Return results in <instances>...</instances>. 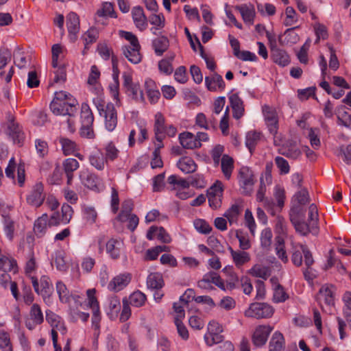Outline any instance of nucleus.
Instances as JSON below:
<instances>
[{"label":"nucleus","instance_id":"nucleus-1","mask_svg":"<svg viewBox=\"0 0 351 351\" xmlns=\"http://www.w3.org/2000/svg\"><path fill=\"white\" fill-rule=\"evenodd\" d=\"M78 102L70 93L59 91L55 93V97L50 104V109L56 115H68L67 123L69 128L74 125V121L71 119L75 117L77 112Z\"/></svg>","mask_w":351,"mask_h":351},{"label":"nucleus","instance_id":"nucleus-2","mask_svg":"<svg viewBox=\"0 0 351 351\" xmlns=\"http://www.w3.org/2000/svg\"><path fill=\"white\" fill-rule=\"evenodd\" d=\"M304 218L298 217L297 215H291V221L295 230L302 235L306 236L309 232L317 234L318 232V209L315 204H311L308 207V220L304 221Z\"/></svg>","mask_w":351,"mask_h":351},{"label":"nucleus","instance_id":"nucleus-3","mask_svg":"<svg viewBox=\"0 0 351 351\" xmlns=\"http://www.w3.org/2000/svg\"><path fill=\"white\" fill-rule=\"evenodd\" d=\"M99 114L104 119V125L107 130L112 132L117 125V111L112 103H106L101 97L93 99Z\"/></svg>","mask_w":351,"mask_h":351},{"label":"nucleus","instance_id":"nucleus-4","mask_svg":"<svg viewBox=\"0 0 351 351\" xmlns=\"http://www.w3.org/2000/svg\"><path fill=\"white\" fill-rule=\"evenodd\" d=\"M94 121L93 114L87 104H82L81 109V122L80 135L82 137L88 138H93L95 137L93 129V123Z\"/></svg>","mask_w":351,"mask_h":351},{"label":"nucleus","instance_id":"nucleus-5","mask_svg":"<svg viewBox=\"0 0 351 351\" xmlns=\"http://www.w3.org/2000/svg\"><path fill=\"white\" fill-rule=\"evenodd\" d=\"M29 278L35 292L38 295H41L45 302H46L47 299L49 300L53 291L49 277L43 275L40 277L39 280L35 276H29Z\"/></svg>","mask_w":351,"mask_h":351},{"label":"nucleus","instance_id":"nucleus-6","mask_svg":"<svg viewBox=\"0 0 351 351\" xmlns=\"http://www.w3.org/2000/svg\"><path fill=\"white\" fill-rule=\"evenodd\" d=\"M274 313V308L270 304L265 302H254L245 312V315L256 319H266L271 317Z\"/></svg>","mask_w":351,"mask_h":351},{"label":"nucleus","instance_id":"nucleus-7","mask_svg":"<svg viewBox=\"0 0 351 351\" xmlns=\"http://www.w3.org/2000/svg\"><path fill=\"white\" fill-rule=\"evenodd\" d=\"M154 132L155 136L160 138V136H174L177 133L176 128L170 124L166 125V120L161 112H157L154 117Z\"/></svg>","mask_w":351,"mask_h":351},{"label":"nucleus","instance_id":"nucleus-8","mask_svg":"<svg viewBox=\"0 0 351 351\" xmlns=\"http://www.w3.org/2000/svg\"><path fill=\"white\" fill-rule=\"evenodd\" d=\"M17 167V183L22 187L25 181V169L24 162H20L18 165L14 157L10 159L8 165L5 169V176L12 180L15 181V171Z\"/></svg>","mask_w":351,"mask_h":351},{"label":"nucleus","instance_id":"nucleus-9","mask_svg":"<svg viewBox=\"0 0 351 351\" xmlns=\"http://www.w3.org/2000/svg\"><path fill=\"white\" fill-rule=\"evenodd\" d=\"M123 77V86L126 88L127 94L137 101H144V95L140 84L133 82L132 77L130 74L124 73Z\"/></svg>","mask_w":351,"mask_h":351},{"label":"nucleus","instance_id":"nucleus-10","mask_svg":"<svg viewBox=\"0 0 351 351\" xmlns=\"http://www.w3.org/2000/svg\"><path fill=\"white\" fill-rule=\"evenodd\" d=\"M45 199L44 186L41 182L36 183L29 193L27 195V202L36 208L40 207Z\"/></svg>","mask_w":351,"mask_h":351},{"label":"nucleus","instance_id":"nucleus-11","mask_svg":"<svg viewBox=\"0 0 351 351\" xmlns=\"http://www.w3.org/2000/svg\"><path fill=\"white\" fill-rule=\"evenodd\" d=\"M272 330L273 328L269 325L258 326L252 335V341L254 346L256 347H261L264 346L266 343L268 337Z\"/></svg>","mask_w":351,"mask_h":351},{"label":"nucleus","instance_id":"nucleus-12","mask_svg":"<svg viewBox=\"0 0 351 351\" xmlns=\"http://www.w3.org/2000/svg\"><path fill=\"white\" fill-rule=\"evenodd\" d=\"M295 197L297 201V204L293 206L291 212L298 217L303 219L305 217L304 206L309 202L308 192L305 189H302L295 195Z\"/></svg>","mask_w":351,"mask_h":351},{"label":"nucleus","instance_id":"nucleus-13","mask_svg":"<svg viewBox=\"0 0 351 351\" xmlns=\"http://www.w3.org/2000/svg\"><path fill=\"white\" fill-rule=\"evenodd\" d=\"M336 290V287L330 284H326L322 286L319 291L317 298L320 305L322 306L321 302L323 300L327 306H334Z\"/></svg>","mask_w":351,"mask_h":351},{"label":"nucleus","instance_id":"nucleus-14","mask_svg":"<svg viewBox=\"0 0 351 351\" xmlns=\"http://www.w3.org/2000/svg\"><path fill=\"white\" fill-rule=\"evenodd\" d=\"M56 291L61 302L69 303L70 299L72 298L75 303L79 304L80 306H82V300L84 298L78 295H70L69 289L62 281H58L56 282Z\"/></svg>","mask_w":351,"mask_h":351},{"label":"nucleus","instance_id":"nucleus-15","mask_svg":"<svg viewBox=\"0 0 351 351\" xmlns=\"http://www.w3.org/2000/svg\"><path fill=\"white\" fill-rule=\"evenodd\" d=\"M205 84L208 90L214 92L223 90L226 87V84L221 75L216 72L205 77Z\"/></svg>","mask_w":351,"mask_h":351},{"label":"nucleus","instance_id":"nucleus-16","mask_svg":"<svg viewBox=\"0 0 351 351\" xmlns=\"http://www.w3.org/2000/svg\"><path fill=\"white\" fill-rule=\"evenodd\" d=\"M132 275L130 273L121 274L109 282L108 289L113 291H119L125 288L131 281Z\"/></svg>","mask_w":351,"mask_h":351},{"label":"nucleus","instance_id":"nucleus-17","mask_svg":"<svg viewBox=\"0 0 351 351\" xmlns=\"http://www.w3.org/2000/svg\"><path fill=\"white\" fill-rule=\"evenodd\" d=\"M132 16L136 28H138L141 32H143L147 29L148 25L147 18L145 16L142 7H134L132 10Z\"/></svg>","mask_w":351,"mask_h":351},{"label":"nucleus","instance_id":"nucleus-18","mask_svg":"<svg viewBox=\"0 0 351 351\" xmlns=\"http://www.w3.org/2000/svg\"><path fill=\"white\" fill-rule=\"evenodd\" d=\"M80 167L79 162L73 158H68L62 162V169L66 176V184L71 185L74 178V172Z\"/></svg>","mask_w":351,"mask_h":351},{"label":"nucleus","instance_id":"nucleus-19","mask_svg":"<svg viewBox=\"0 0 351 351\" xmlns=\"http://www.w3.org/2000/svg\"><path fill=\"white\" fill-rule=\"evenodd\" d=\"M300 247L304 254V261L306 267L303 271L304 278L306 280H312L315 278L311 269V266L315 262L313 254L306 245H301Z\"/></svg>","mask_w":351,"mask_h":351},{"label":"nucleus","instance_id":"nucleus-20","mask_svg":"<svg viewBox=\"0 0 351 351\" xmlns=\"http://www.w3.org/2000/svg\"><path fill=\"white\" fill-rule=\"evenodd\" d=\"M66 26L71 40L75 41L80 30V19L76 13L71 12L67 15Z\"/></svg>","mask_w":351,"mask_h":351},{"label":"nucleus","instance_id":"nucleus-21","mask_svg":"<svg viewBox=\"0 0 351 351\" xmlns=\"http://www.w3.org/2000/svg\"><path fill=\"white\" fill-rule=\"evenodd\" d=\"M88 160L90 165L98 171H103L108 163L101 149L92 152L88 156Z\"/></svg>","mask_w":351,"mask_h":351},{"label":"nucleus","instance_id":"nucleus-22","mask_svg":"<svg viewBox=\"0 0 351 351\" xmlns=\"http://www.w3.org/2000/svg\"><path fill=\"white\" fill-rule=\"evenodd\" d=\"M179 141L182 146L185 149H193L202 146V143L196 139L195 135L189 132L180 134Z\"/></svg>","mask_w":351,"mask_h":351},{"label":"nucleus","instance_id":"nucleus-23","mask_svg":"<svg viewBox=\"0 0 351 351\" xmlns=\"http://www.w3.org/2000/svg\"><path fill=\"white\" fill-rule=\"evenodd\" d=\"M9 136L12 138L14 143L20 146L22 145L25 139V135L19 125L12 119L8 125Z\"/></svg>","mask_w":351,"mask_h":351},{"label":"nucleus","instance_id":"nucleus-24","mask_svg":"<svg viewBox=\"0 0 351 351\" xmlns=\"http://www.w3.org/2000/svg\"><path fill=\"white\" fill-rule=\"evenodd\" d=\"M80 178L86 187L91 190L99 191L101 179L97 175L92 173H84L80 176Z\"/></svg>","mask_w":351,"mask_h":351},{"label":"nucleus","instance_id":"nucleus-25","mask_svg":"<svg viewBox=\"0 0 351 351\" xmlns=\"http://www.w3.org/2000/svg\"><path fill=\"white\" fill-rule=\"evenodd\" d=\"M229 100L232 108L233 117L239 119L243 117L245 111L243 101L237 93L232 94L229 97Z\"/></svg>","mask_w":351,"mask_h":351},{"label":"nucleus","instance_id":"nucleus-26","mask_svg":"<svg viewBox=\"0 0 351 351\" xmlns=\"http://www.w3.org/2000/svg\"><path fill=\"white\" fill-rule=\"evenodd\" d=\"M228 250L237 267L240 268L250 261V256L248 252L241 250L235 251L230 246H229Z\"/></svg>","mask_w":351,"mask_h":351},{"label":"nucleus","instance_id":"nucleus-27","mask_svg":"<svg viewBox=\"0 0 351 351\" xmlns=\"http://www.w3.org/2000/svg\"><path fill=\"white\" fill-rule=\"evenodd\" d=\"M270 282L274 286L273 294V301L274 302H284L287 299H288L289 295L285 291L282 285L278 283L277 278L272 277L270 279Z\"/></svg>","mask_w":351,"mask_h":351},{"label":"nucleus","instance_id":"nucleus-28","mask_svg":"<svg viewBox=\"0 0 351 351\" xmlns=\"http://www.w3.org/2000/svg\"><path fill=\"white\" fill-rule=\"evenodd\" d=\"M140 47H122V51L124 56L132 64H138L142 60V55L140 53Z\"/></svg>","mask_w":351,"mask_h":351},{"label":"nucleus","instance_id":"nucleus-29","mask_svg":"<svg viewBox=\"0 0 351 351\" xmlns=\"http://www.w3.org/2000/svg\"><path fill=\"white\" fill-rule=\"evenodd\" d=\"M123 243L121 241L115 239H110L106 243V252L111 258L118 259L121 254V247Z\"/></svg>","mask_w":351,"mask_h":351},{"label":"nucleus","instance_id":"nucleus-30","mask_svg":"<svg viewBox=\"0 0 351 351\" xmlns=\"http://www.w3.org/2000/svg\"><path fill=\"white\" fill-rule=\"evenodd\" d=\"M239 182L245 189L251 188L254 184V175L252 171L246 167L241 168L239 171Z\"/></svg>","mask_w":351,"mask_h":351},{"label":"nucleus","instance_id":"nucleus-31","mask_svg":"<svg viewBox=\"0 0 351 351\" xmlns=\"http://www.w3.org/2000/svg\"><path fill=\"white\" fill-rule=\"evenodd\" d=\"M48 221L49 217L47 214H43L35 221L34 232L37 237L40 238L45 234L49 226Z\"/></svg>","mask_w":351,"mask_h":351},{"label":"nucleus","instance_id":"nucleus-32","mask_svg":"<svg viewBox=\"0 0 351 351\" xmlns=\"http://www.w3.org/2000/svg\"><path fill=\"white\" fill-rule=\"evenodd\" d=\"M169 40L167 36H161L152 40V47L155 53L161 56L169 48Z\"/></svg>","mask_w":351,"mask_h":351},{"label":"nucleus","instance_id":"nucleus-33","mask_svg":"<svg viewBox=\"0 0 351 351\" xmlns=\"http://www.w3.org/2000/svg\"><path fill=\"white\" fill-rule=\"evenodd\" d=\"M176 55L174 53H171L165 58L158 62V69L160 73L169 75L173 71L172 62L174 60Z\"/></svg>","mask_w":351,"mask_h":351},{"label":"nucleus","instance_id":"nucleus-34","mask_svg":"<svg viewBox=\"0 0 351 351\" xmlns=\"http://www.w3.org/2000/svg\"><path fill=\"white\" fill-rule=\"evenodd\" d=\"M285 338L281 332L276 331L269 341V351H282L285 348Z\"/></svg>","mask_w":351,"mask_h":351},{"label":"nucleus","instance_id":"nucleus-35","mask_svg":"<svg viewBox=\"0 0 351 351\" xmlns=\"http://www.w3.org/2000/svg\"><path fill=\"white\" fill-rule=\"evenodd\" d=\"M178 167L184 173H191L196 171V163L190 157H182L177 162Z\"/></svg>","mask_w":351,"mask_h":351},{"label":"nucleus","instance_id":"nucleus-36","mask_svg":"<svg viewBox=\"0 0 351 351\" xmlns=\"http://www.w3.org/2000/svg\"><path fill=\"white\" fill-rule=\"evenodd\" d=\"M147 286L151 289H162L164 286L162 274L158 272L150 274L147 278Z\"/></svg>","mask_w":351,"mask_h":351},{"label":"nucleus","instance_id":"nucleus-37","mask_svg":"<svg viewBox=\"0 0 351 351\" xmlns=\"http://www.w3.org/2000/svg\"><path fill=\"white\" fill-rule=\"evenodd\" d=\"M261 138L262 134L259 132L253 130L247 133L245 137V145L251 154H252L256 145L261 141Z\"/></svg>","mask_w":351,"mask_h":351},{"label":"nucleus","instance_id":"nucleus-38","mask_svg":"<svg viewBox=\"0 0 351 351\" xmlns=\"http://www.w3.org/2000/svg\"><path fill=\"white\" fill-rule=\"evenodd\" d=\"M271 58L275 63L282 66H285L290 62L289 56L285 51L280 49L271 52Z\"/></svg>","mask_w":351,"mask_h":351},{"label":"nucleus","instance_id":"nucleus-39","mask_svg":"<svg viewBox=\"0 0 351 351\" xmlns=\"http://www.w3.org/2000/svg\"><path fill=\"white\" fill-rule=\"evenodd\" d=\"M59 143L62 147V150L64 156L73 154L77 149V146L75 142L69 138L60 137L59 138Z\"/></svg>","mask_w":351,"mask_h":351},{"label":"nucleus","instance_id":"nucleus-40","mask_svg":"<svg viewBox=\"0 0 351 351\" xmlns=\"http://www.w3.org/2000/svg\"><path fill=\"white\" fill-rule=\"evenodd\" d=\"M203 277L210 285L214 284L221 290L225 291V282L217 272L209 271L205 274Z\"/></svg>","mask_w":351,"mask_h":351},{"label":"nucleus","instance_id":"nucleus-41","mask_svg":"<svg viewBox=\"0 0 351 351\" xmlns=\"http://www.w3.org/2000/svg\"><path fill=\"white\" fill-rule=\"evenodd\" d=\"M133 208L134 204L131 199H126L123 201L121 204V212L117 216V219L121 222L126 221L128 217H130V215H131Z\"/></svg>","mask_w":351,"mask_h":351},{"label":"nucleus","instance_id":"nucleus-42","mask_svg":"<svg viewBox=\"0 0 351 351\" xmlns=\"http://www.w3.org/2000/svg\"><path fill=\"white\" fill-rule=\"evenodd\" d=\"M221 167L226 178L229 179L234 168L233 159L228 155H223L221 158Z\"/></svg>","mask_w":351,"mask_h":351},{"label":"nucleus","instance_id":"nucleus-43","mask_svg":"<svg viewBox=\"0 0 351 351\" xmlns=\"http://www.w3.org/2000/svg\"><path fill=\"white\" fill-rule=\"evenodd\" d=\"M247 274L254 277L260 278L264 280H267L270 275L268 267L260 265H254L247 271Z\"/></svg>","mask_w":351,"mask_h":351},{"label":"nucleus","instance_id":"nucleus-44","mask_svg":"<svg viewBox=\"0 0 351 351\" xmlns=\"http://www.w3.org/2000/svg\"><path fill=\"white\" fill-rule=\"evenodd\" d=\"M146 300V295L140 291L133 292L128 298V303L136 307L143 306Z\"/></svg>","mask_w":351,"mask_h":351},{"label":"nucleus","instance_id":"nucleus-45","mask_svg":"<svg viewBox=\"0 0 351 351\" xmlns=\"http://www.w3.org/2000/svg\"><path fill=\"white\" fill-rule=\"evenodd\" d=\"M228 279L226 280V284H225V291H232L236 289L239 282L238 275L233 271L232 267L228 268Z\"/></svg>","mask_w":351,"mask_h":351},{"label":"nucleus","instance_id":"nucleus-46","mask_svg":"<svg viewBox=\"0 0 351 351\" xmlns=\"http://www.w3.org/2000/svg\"><path fill=\"white\" fill-rule=\"evenodd\" d=\"M29 314L34 324L39 325L43 322V314L38 304H34L32 306Z\"/></svg>","mask_w":351,"mask_h":351},{"label":"nucleus","instance_id":"nucleus-47","mask_svg":"<svg viewBox=\"0 0 351 351\" xmlns=\"http://www.w3.org/2000/svg\"><path fill=\"white\" fill-rule=\"evenodd\" d=\"M104 151V157L106 158L107 162L108 160L114 161L118 158L119 154V149L112 142H110L106 145Z\"/></svg>","mask_w":351,"mask_h":351},{"label":"nucleus","instance_id":"nucleus-48","mask_svg":"<svg viewBox=\"0 0 351 351\" xmlns=\"http://www.w3.org/2000/svg\"><path fill=\"white\" fill-rule=\"evenodd\" d=\"M239 10L242 18L245 23L252 24L255 16V11L254 8H248L246 5H241L237 8Z\"/></svg>","mask_w":351,"mask_h":351},{"label":"nucleus","instance_id":"nucleus-49","mask_svg":"<svg viewBox=\"0 0 351 351\" xmlns=\"http://www.w3.org/2000/svg\"><path fill=\"white\" fill-rule=\"evenodd\" d=\"M242 209L241 207L235 204L232 205V206L224 213L223 216L226 217L231 224L237 220V217L240 215Z\"/></svg>","mask_w":351,"mask_h":351},{"label":"nucleus","instance_id":"nucleus-50","mask_svg":"<svg viewBox=\"0 0 351 351\" xmlns=\"http://www.w3.org/2000/svg\"><path fill=\"white\" fill-rule=\"evenodd\" d=\"M96 14L99 17L110 16L116 18L117 15L114 10L113 5L110 2H105L102 4V8L97 11Z\"/></svg>","mask_w":351,"mask_h":351},{"label":"nucleus","instance_id":"nucleus-51","mask_svg":"<svg viewBox=\"0 0 351 351\" xmlns=\"http://www.w3.org/2000/svg\"><path fill=\"white\" fill-rule=\"evenodd\" d=\"M302 244H298L293 247V252L291 255V261L296 267H300L302 264L303 252L301 248Z\"/></svg>","mask_w":351,"mask_h":351},{"label":"nucleus","instance_id":"nucleus-52","mask_svg":"<svg viewBox=\"0 0 351 351\" xmlns=\"http://www.w3.org/2000/svg\"><path fill=\"white\" fill-rule=\"evenodd\" d=\"M145 85L147 86V93L148 98L151 103L155 104L158 101L160 98V93L158 90L151 88L154 85V83L152 80L146 81Z\"/></svg>","mask_w":351,"mask_h":351},{"label":"nucleus","instance_id":"nucleus-53","mask_svg":"<svg viewBox=\"0 0 351 351\" xmlns=\"http://www.w3.org/2000/svg\"><path fill=\"white\" fill-rule=\"evenodd\" d=\"M119 34L121 37L128 40L130 43V45H124L123 47H141L138 40V38L133 33H132L130 32L120 30Z\"/></svg>","mask_w":351,"mask_h":351},{"label":"nucleus","instance_id":"nucleus-54","mask_svg":"<svg viewBox=\"0 0 351 351\" xmlns=\"http://www.w3.org/2000/svg\"><path fill=\"white\" fill-rule=\"evenodd\" d=\"M167 181L169 184H173L174 186L176 185L178 187H180V189H189L191 185V183L186 180L182 178H178L176 175L170 176L168 178Z\"/></svg>","mask_w":351,"mask_h":351},{"label":"nucleus","instance_id":"nucleus-55","mask_svg":"<svg viewBox=\"0 0 351 351\" xmlns=\"http://www.w3.org/2000/svg\"><path fill=\"white\" fill-rule=\"evenodd\" d=\"M286 18L284 21L285 26H291L298 21V15L293 7L288 6L285 10Z\"/></svg>","mask_w":351,"mask_h":351},{"label":"nucleus","instance_id":"nucleus-56","mask_svg":"<svg viewBox=\"0 0 351 351\" xmlns=\"http://www.w3.org/2000/svg\"><path fill=\"white\" fill-rule=\"evenodd\" d=\"M96 290L95 289H88L86 291L87 298L88 300V306L93 311L99 312V302L95 297Z\"/></svg>","mask_w":351,"mask_h":351},{"label":"nucleus","instance_id":"nucleus-57","mask_svg":"<svg viewBox=\"0 0 351 351\" xmlns=\"http://www.w3.org/2000/svg\"><path fill=\"white\" fill-rule=\"evenodd\" d=\"M0 348L3 351H12L10 335L3 330H0Z\"/></svg>","mask_w":351,"mask_h":351},{"label":"nucleus","instance_id":"nucleus-58","mask_svg":"<svg viewBox=\"0 0 351 351\" xmlns=\"http://www.w3.org/2000/svg\"><path fill=\"white\" fill-rule=\"evenodd\" d=\"M224 339V337L221 335V333L217 332H210L206 333L204 335V340L208 346H211L214 344L219 343L222 342Z\"/></svg>","mask_w":351,"mask_h":351},{"label":"nucleus","instance_id":"nucleus-59","mask_svg":"<svg viewBox=\"0 0 351 351\" xmlns=\"http://www.w3.org/2000/svg\"><path fill=\"white\" fill-rule=\"evenodd\" d=\"M98 32L96 29L90 28L89 29L83 36L82 39L84 40V45L86 46V48L87 47V45H89L90 44H93V43L96 42L97 39L98 38Z\"/></svg>","mask_w":351,"mask_h":351},{"label":"nucleus","instance_id":"nucleus-60","mask_svg":"<svg viewBox=\"0 0 351 351\" xmlns=\"http://www.w3.org/2000/svg\"><path fill=\"white\" fill-rule=\"evenodd\" d=\"M4 230L7 237L11 241L14 237V221L9 216H3Z\"/></svg>","mask_w":351,"mask_h":351},{"label":"nucleus","instance_id":"nucleus-61","mask_svg":"<svg viewBox=\"0 0 351 351\" xmlns=\"http://www.w3.org/2000/svg\"><path fill=\"white\" fill-rule=\"evenodd\" d=\"M53 263L56 269L60 271H66L68 269V265L64 261L63 253L62 252H56Z\"/></svg>","mask_w":351,"mask_h":351},{"label":"nucleus","instance_id":"nucleus-62","mask_svg":"<svg viewBox=\"0 0 351 351\" xmlns=\"http://www.w3.org/2000/svg\"><path fill=\"white\" fill-rule=\"evenodd\" d=\"M35 147L36 149V152L40 157L44 158L48 154L49 147L47 143L45 141L42 139H36L35 141Z\"/></svg>","mask_w":351,"mask_h":351},{"label":"nucleus","instance_id":"nucleus-63","mask_svg":"<svg viewBox=\"0 0 351 351\" xmlns=\"http://www.w3.org/2000/svg\"><path fill=\"white\" fill-rule=\"evenodd\" d=\"M153 26L164 27L165 25V19L162 14H152L147 19V22Z\"/></svg>","mask_w":351,"mask_h":351},{"label":"nucleus","instance_id":"nucleus-64","mask_svg":"<svg viewBox=\"0 0 351 351\" xmlns=\"http://www.w3.org/2000/svg\"><path fill=\"white\" fill-rule=\"evenodd\" d=\"M83 213L88 223L93 224L96 221L97 213L93 207L85 206L83 208Z\"/></svg>","mask_w":351,"mask_h":351}]
</instances>
